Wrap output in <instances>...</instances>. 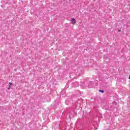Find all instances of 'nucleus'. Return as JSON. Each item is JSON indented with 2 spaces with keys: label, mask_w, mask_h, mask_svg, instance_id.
<instances>
[{
  "label": "nucleus",
  "mask_w": 130,
  "mask_h": 130,
  "mask_svg": "<svg viewBox=\"0 0 130 130\" xmlns=\"http://www.w3.org/2000/svg\"><path fill=\"white\" fill-rule=\"evenodd\" d=\"M54 129H55H55H56V128H54Z\"/></svg>",
  "instance_id": "obj_6"
},
{
  "label": "nucleus",
  "mask_w": 130,
  "mask_h": 130,
  "mask_svg": "<svg viewBox=\"0 0 130 130\" xmlns=\"http://www.w3.org/2000/svg\"><path fill=\"white\" fill-rule=\"evenodd\" d=\"M99 92H100L101 93H104V90H100Z\"/></svg>",
  "instance_id": "obj_3"
},
{
  "label": "nucleus",
  "mask_w": 130,
  "mask_h": 130,
  "mask_svg": "<svg viewBox=\"0 0 130 130\" xmlns=\"http://www.w3.org/2000/svg\"><path fill=\"white\" fill-rule=\"evenodd\" d=\"M53 127H53V126H52V128H53Z\"/></svg>",
  "instance_id": "obj_8"
},
{
  "label": "nucleus",
  "mask_w": 130,
  "mask_h": 130,
  "mask_svg": "<svg viewBox=\"0 0 130 130\" xmlns=\"http://www.w3.org/2000/svg\"><path fill=\"white\" fill-rule=\"evenodd\" d=\"M129 79L130 80V75H129Z\"/></svg>",
  "instance_id": "obj_5"
},
{
  "label": "nucleus",
  "mask_w": 130,
  "mask_h": 130,
  "mask_svg": "<svg viewBox=\"0 0 130 130\" xmlns=\"http://www.w3.org/2000/svg\"><path fill=\"white\" fill-rule=\"evenodd\" d=\"M65 88H66V89H68V88H69V83H67V84H66V86H65Z\"/></svg>",
  "instance_id": "obj_2"
},
{
  "label": "nucleus",
  "mask_w": 130,
  "mask_h": 130,
  "mask_svg": "<svg viewBox=\"0 0 130 130\" xmlns=\"http://www.w3.org/2000/svg\"><path fill=\"white\" fill-rule=\"evenodd\" d=\"M9 84L10 85H12V83L11 82H10Z\"/></svg>",
  "instance_id": "obj_4"
},
{
  "label": "nucleus",
  "mask_w": 130,
  "mask_h": 130,
  "mask_svg": "<svg viewBox=\"0 0 130 130\" xmlns=\"http://www.w3.org/2000/svg\"><path fill=\"white\" fill-rule=\"evenodd\" d=\"M120 31V30H119V32Z\"/></svg>",
  "instance_id": "obj_7"
},
{
  "label": "nucleus",
  "mask_w": 130,
  "mask_h": 130,
  "mask_svg": "<svg viewBox=\"0 0 130 130\" xmlns=\"http://www.w3.org/2000/svg\"><path fill=\"white\" fill-rule=\"evenodd\" d=\"M71 22L73 25H75V24H76V19H75V18H72Z\"/></svg>",
  "instance_id": "obj_1"
}]
</instances>
